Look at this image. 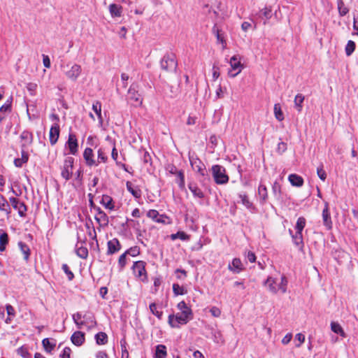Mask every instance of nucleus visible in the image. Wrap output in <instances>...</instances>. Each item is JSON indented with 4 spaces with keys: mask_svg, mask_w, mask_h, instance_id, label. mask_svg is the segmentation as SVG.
<instances>
[{
    "mask_svg": "<svg viewBox=\"0 0 358 358\" xmlns=\"http://www.w3.org/2000/svg\"><path fill=\"white\" fill-rule=\"evenodd\" d=\"M73 164L74 158L72 157H67L64 159L61 176L65 180H69L72 177Z\"/></svg>",
    "mask_w": 358,
    "mask_h": 358,
    "instance_id": "nucleus-6",
    "label": "nucleus"
},
{
    "mask_svg": "<svg viewBox=\"0 0 358 358\" xmlns=\"http://www.w3.org/2000/svg\"><path fill=\"white\" fill-rule=\"evenodd\" d=\"M305 96L302 94H297L294 98V107L299 113H301L303 108V103Z\"/></svg>",
    "mask_w": 358,
    "mask_h": 358,
    "instance_id": "nucleus-35",
    "label": "nucleus"
},
{
    "mask_svg": "<svg viewBox=\"0 0 358 358\" xmlns=\"http://www.w3.org/2000/svg\"><path fill=\"white\" fill-rule=\"evenodd\" d=\"M158 306L156 303H151L149 306L150 312L155 315L159 320L162 319L163 312L157 310Z\"/></svg>",
    "mask_w": 358,
    "mask_h": 358,
    "instance_id": "nucleus-43",
    "label": "nucleus"
},
{
    "mask_svg": "<svg viewBox=\"0 0 358 358\" xmlns=\"http://www.w3.org/2000/svg\"><path fill=\"white\" fill-rule=\"evenodd\" d=\"M127 255H129L131 257H136L140 254V248L138 246H133L125 251Z\"/></svg>",
    "mask_w": 358,
    "mask_h": 358,
    "instance_id": "nucleus-54",
    "label": "nucleus"
},
{
    "mask_svg": "<svg viewBox=\"0 0 358 358\" xmlns=\"http://www.w3.org/2000/svg\"><path fill=\"white\" fill-rule=\"evenodd\" d=\"M173 292L176 296L184 295L187 293V290L182 286H180L178 283L173 284Z\"/></svg>",
    "mask_w": 358,
    "mask_h": 358,
    "instance_id": "nucleus-49",
    "label": "nucleus"
},
{
    "mask_svg": "<svg viewBox=\"0 0 358 358\" xmlns=\"http://www.w3.org/2000/svg\"><path fill=\"white\" fill-rule=\"evenodd\" d=\"M94 339L96 343L99 345H106L108 343V337L105 332L100 331L95 334Z\"/></svg>",
    "mask_w": 358,
    "mask_h": 358,
    "instance_id": "nucleus-31",
    "label": "nucleus"
},
{
    "mask_svg": "<svg viewBox=\"0 0 358 358\" xmlns=\"http://www.w3.org/2000/svg\"><path fill=\"white\" fill-rule=\"evenodd\" d=\"M10 203L13 208L18 211L20 216L22 217L24 215V213L27 211V207L23 202L15 197H11L10 198Z\"/></svg>",
    "mask_w": 358,
    "mask_h": 358,
    "instance_id": "nucleus-15",
    "label": "nucleus"
},
{
    "mask_svg": "<svg viewBox=\"0 0 358 358\" xmlns=\"http://www.w3.org/2000/svg\"><path fill=\"white\" fill-rule=\"evenodd\" d=\"M98 157H97V163L99 164V163L100 162H103V163H106L108 160V157L105 155V153L103 152V151L102 150L101 148H99L98 150Z\"/></svg>",
    "mask_w": 358,
    "mask_h": 358,
    "instance_id": "nucleus-59",
    "label": "nucleus"
},
{
    "mask_svg": "<svg viewBox=\"0 0 358 358\" xmlns=\"http://www.w3.org/2000/svg\"><path fill=\"white\" fill-rule=\"evenodd\" d=\"M258 194L259 196V203L264 205L266 203L268 198L267 187L262 182L259 183L258 187Z\"/></svg>",
    "mask_w": 358,
    "mask_h": 358,
    "instance_id": "nucleus-20",
    "label": "nucleus"
},
{
    "mask_svg": "<svg viewBox=\"0 0 358 358\" xmlns=\"http://www.w3.org/2000/svg\"><path fill=\"white\" fill-rule=\"evenodd\" d=\"M189 160L192 169L202 177V178L199 179L201 185L205 189H209V191H210L209 185L210 178L206 171L204 164L196 156L189 155Z\"/></svg>",
    "mask_w": 358,
    "mask_h": 358,
    "instance_id": "nucleus-1",
    "label": "nucleus"
},
{
    "mask_svg": "<svg viewBox=\"0 0 358 358\" xmlns=\"http://www.w3.org/2000/svg\"><path fill=\"white\" fill-rule=\"evenodd\" d=\"M165 169L171 175H176L178 171L176 166L173 164H168L165 166Z\"/></svg>",
    "mask_w": 358,
    "mask_h": 358,
    "instance_id": "nucleus-61",
    "label": "nucleus"
},
{
    "mask_svg": "<svg viewBox=\"0 0 358 358\" xmlns=\"http://www.w3.org/2000/svg\"><path fill=\"white\" fill-rule=\"evenodd\" d=\"M28 154L24 150H22V156L21 157H18L15 159L14 164L16 167H22V165L27 162L28 161Z\"/></svg>",
    "mask_w": 358,
    "mask_h": 358,
    "instance_id": "nucleus-36",
    "label": "nucleus"
},
{
    "mask_svg": "<svg viewBox=\"0 0 358 358\" xmlns=\"http://www.w3.org/2000/svg\"><path fill=\"white\" fill-rule=\"evenodd\" d=\"M108 250H107V255H113L121 249V244L119 241V240L116 238H114L113 239L108 241L107 243Z\"/></svg>",
    "mask_w": 358,
    "mask_h": 358,
    "instance_id": "nucleus-16",
    "label": "nucleus"
},
{
    "mask_svg": "<svg viewBox=\"0 0 358 358\" xmlns=\"http://www.w3.org/2000/svg\"><path fill=\"white\" fill-rule=\"evenodd\" d=\"M257 17L262 21H263V24L265 25L267 24L268 21L272 17L273 13L271 8L265 7L261 9L257 14Z\"/></svg>",
    "mask_w": 358,
    "mask_h": 358,
    "instance_id": "nucleus-13",
    "label": "nucleus"
},
{
    "mask_svg": "<svg viewBox=\"0 0 358 358\" xmlns=\"http://www.w3.org/2000/svg\"><path fill=\"white\" fill-rule=\"evenodd\" d=\"M276 280L275 278L268 276L267 279L264 282V285H268L269 291L275 294L278 293V289L275 287Z\"/></svg>",
    "mask_w": 358,
    "mask_h": 358,
    "instance_id": "nucleus-30",
    "label": "nucleus"
},
{
    "mask_svg": "<svg viewBox=\"0 0 358 358\" xmlns=\"http://www.w3.org/2000/svg\"><path fill=\"white\" fill-rule=\"evenodd\" d=\"M167 356V348L165 345L159 344L155 346V351L153 358H166Z\"/></svg>",
    "mask_w": 358,
    "mask_h": 358,
    "instance_id": "nucleus-27",
    "label": "nucleus"
},
{
    "mask_svg": "<svg viewBox=\"0 0 358 358\" xmlns=\"http://www.w3.org/2000/svg\"><path fill=\"white\" fill-rule=\"evenodd\" d=\"M83 318L84 319L83 321L85 322V324L86 323L96 324V321L94 320V316L90 312H87L85 314H84Z\"/></svg>",
    "mask_w": 358,
    "mask_h": 358,
    "instance_id": "nucleus-55",
    "label": "nucleus"
},
{
    "mask_svg": "<svg viewBox=\"0 0 358 358\" xmlns=\"http://www.w3.org/2000/svg\"><path fill=\"white\" fill-rule=\"evenodd\" d=\"M100 203L106 208L110 210H113L115 208L113 199L111 196L104 194Z\"/></svg>",
    "mask_w": 358,
    "mask_h": 358,
    "instance_id": "nucleus-32",
    "label": "nucleus"
},
{
    "mask_svg": "<svg viewBox=\"0 0 358 358\" xmlns=\"http://www.w3.org/2000/svg\"><path fill=\"white\" fill-rule=\"evenodd\" d=\"M17 352L23 358H31V355L26 347L22 346L17 350Z\"/></svg>",
    "mask_w": 358,
    "mask_h": 358,
    "instance_id": "nucleus-53",
    "label": "nucleus"
},
{
    "mask_svg": "<svg viewBox=\"0 0 358 358\" xmlns=\"http://www.w3.org/2000/svg\"><path fill=\"white\" fill-rule=\"evenodd\" d=\"M0 210L4 211L6 214H9L10 213L9 203L4 196L1 194H0Z\"/></svg>",
    "mask_w": 358,
    "mask_h": 358,
    "instance_id": "nucleus-39",
    "label": "nucleus"
},
{
    "mask_svg": "<svg viewBox=\"0 0 358 358\" xmlns=\"http://www.w3.org/2000/svg\"><path fill=\"white\" fill-rule=\"evenodd\" d=\"M288 180L292 186L296 187H302L304 183L303 178L296 173L289 174L288 176Z\"/></svg>",
    "mask_w": 358,
    "mask_h": 358,
    "instance_id": "nucleus-23",
    "label": "nucleus"
},
{
    "mask_svg": "<svg viewBox=\"0 0 358 358\" xmlns=\"http://www.w3.org/2000/svg\"><path fill=\"white\" fill-rule=\"evenodd\" d=\"M330 326H331V330L334 333L339 335L342 338L347 337L346 333L345 332L343 327L338 322H331Z\"/></svg>",
    "mask_w": 358,
    "mask_h": 358,
    "instance_id": "nucleus-29",
    "label": "nucleus"
},
{
    "mask_svg": "<svg viewBox=\"0 0 358 358\" xmlns=\"http://www.w3.org/2000/svg\"><path fill=\"white\" fill-rule=\"evenodd\" d=\"M62 269L64 271V272L66 273V275H67V278H68V280H72L73 278H74V274L70 270L69 266L66 264H64L62 265Z\"/></svg>",
    "mask_w": 358,
    "mask_h": 358,
    "instance_id": "nucleus-58",
    "label": "nucleus"
},
{
    "mask_svg": "<svg viewBox=\"0 0 358 358\" xmlns=\"http://www.w3.org/2000/svg\"><path fill=\"white\" fill-rule=\"evenodd\" d=\"M178 177L177 183L178 185V187L180 189H184L185 187V173L182 170H180L177 172L176 174Z\"/></svg>",
    "mask_w": 358,
    "mask_h": 358,
    "instance_id": "nucleus-44",
    "label": "nucleus"
},
{
    "mask_svg": "<svg viewBox=\"0 0 358 358\" xmlns=\"http://www.w3.org/2000/svg\"><path fill=\"white\" fill-rule=\"evenodd\" d=\"M145 265L146 263L144 261H137L134 263L131 267L135 276L140 278L143 282L148 280Z\"/></svg>",
    "mask_w": 358,
    "mask_h": 358,
    "instance_id": "nucleus-5",
    "label": "nucleus"
},
{
    "mask_svg": "<svg viewBox=\"0 0 358 358\" xmlns=\"http://www.w3.org/2000/svg\"><path fill=\"white\" fill-rule=\"evenodd\" d=\"M227 268L234 274H238L243 271L245 268L240 258H234L228 264Z\"/></svg>",
    "mask_w": 358,
    "mask_h": 358,
    "instance_id": "nucleus-10",
    "label": "nucleus"
},
{
    "mask_svg": "<svg viewBox=\"0 0 358 358\" xmlns=\"http://www.w3.org/2000/svg\"><path fill=\"white\" fill-rule=\"evenodd\" d=\"M160 66L167 72L175 73L178 68L176 55L173 52H166L160 60Z\"/></svg>",
    "mask_w": 358,
    "mask_h": 358,
    "instance_id": "nucleus-3",
    "label": "nucleus"
},
{
    "mask_svg": "<svg viewBox=\"0 0 358 358\" xmlns=\"http://www.w3.org/2000/svg\"><path fill=\"white\" fill-rule=\"evenodd\" d=\"M139 152L143 153V157H142L143 162L145 164H150V165H152V158H151L150 154L148 151H146L144 148H141L139 150Z\"/></svg>",
    "mask_w": 358,
    "mask_h": 358,
    "instance_id": "nucleus-52",
    "label": "nucleus"
},
{
    "mask_svg": "<svg viewBox=\"0 0 358 358\" xmlns=\"http://www.w3.org/2000/svg\"><path fill=\"white\" fill-rule=\"evenodd\" d=\"M20 139H21V144L22 146L26 147L27 145H29L32 141V135L30 132L27 131H24L20 134Z\"/></svg>",
    "mask_w": 358,
    "mask_h": 358,
    "instance_id": "nucleus-33",
    "label": "nucleus"
},
{
    "mask_svg": "<svg viewBox=\"0 0 358 358\" xmlns=\"http://www.w3.org/2000/svg\"><path fill=\"white\" fill-rule=\"evenodd\" d=\"M337 6L341 17H343L349 13V8L345 6L343 0H337Z\"/></svg>",
    "mask_w": 358,
    "mask_h": 358,
    "instance_id": "nucleus-38",
    "label": "nucleus"
},
{
    "mask_svg": "<svg viewBox=\"0 0 358 358\" xmlns=\"http://www.w3.org/2000/svg\"><path fill=\"white\" fill-rule=\"evenodd\" d=\"M356 43L355 41L350 40L348 41L345 48V54L348 57L350 56L355 51Z\"/></svg>",
    "mask_w": 358,
    "mask_h": 358,
    "instance_id": "nucleus-46",
    "label": "nucleus"
},
{
    "mask_svg": "<svg viewBox=\"0 0 358 358\" xmlns=\"http://www.w3.org/2000/svg\"><path fill=\"white\" fill-rule=\"evenodd\" d=\"M140 88V85L137 82H134L130 85L127 91V102L134 108H139L143 105V93Z\"/></svg>",
    "mask_w": 358,
    "mask_h": 358,
    "instance_id": "nucleus-2",
    "label": "nucleus"
},
{
    "mask_svg": "<svg viewBox=\"0 0 358 358\" xmlns=\"http://www.w3.org/2000/svg\"><path fill=\"white\" fill-rule=\"evenodd\" d=\"M71 349L69 347H65L60 354L61 358H71Z\"/></svg>",
    "mask_w": 358,
    "mask_h": 358,
    "instance_id": "nucleus-64",
    "label": "nucleus"
},
{
    "mask_svg": "<svg viewBox=\"0 0 358 358\" xmlns=\"http://www.w3.org/2000/svg\"><path fill=\"white\" fill-rule=\"evenodd\" d=\"M71 341L76 346H81L85 341V334L80 331H76L71 335Z\"/></svg>",
    "mask_w": 358,
    "mask_h": 358,
    "instance_id": "nucleus-17",
    "label": "nucleus"
},
{
    "mask_svg": "<svg viewBox=\"0 0 358 358\" xmlns=\"http://www.w3.org/2000/svg\"><path fill=\"white\" fill-rule=\"evenodd\" d=\"M18 246H19L21 252L24 255V259L25 260H28L29 254H30V250H29V246L22 241H20L18 243Z\"/></svg>",
    "mask_w": 358,
    "mask_h": 358,
    "instance_id": "nucleus-45",
    "label": "nucleus"
},
{
    "mask_svg": "<svg viewBox=\"0 0 358 358\" xmlns=\"http://www.w3.org/2000/svg\"><path fill=\"white\" fill-rule=\"evenodd\" d=\"M272 193L275 200L280 203L285 202L287 194L282 190V186L279 182L275 180L272 185Z\"/></svg>",
    "mask_w": 358,
    "mask_h": 358,
    "instance_id": "nucleus-9",
    "label": "nucleus"
},
{
    "mask_svg": "<svg viewBox=\"0 0 358 358\" xmlns=\"http://www.w3.org/2000/svg\"><path fill=\"white\" fill-rule=\"evenodd\" d=\"M127 341L124 338H122L120 340V346H121V351H122V357L121 358H129V352L127 349Z\"/></svg>",
    "mask_w": 358,
    "mask_h": 358,
    "instance_id": "nucleus-50",
    "label": "nucleus"
},
{
    "mask_svg": "<svg viewBox=\"0 0 358 358\" xmlns=\"http://www.w3.org/2000/svg\"><path fill=\"white\" fill-rule=\"evenodd\" d=\"M317 174L320 180L322 181H324L327 178V173L326 171L323 169V164H321V165L317 167Z\"/></svg>",
    "mask_w": 358,
    "mask_h": 358,
    "instance_id": "nucleus-57",
    "label": "nucleus"
},
{
    "mask_svg": "<svg viewBox=\"0 0 358 358\" xmlns=\"http://www.w3.org/2000/svg\"><path fill=\"white\" fill-rule=\"evenodd\" d=\"M229 63L231 66V69L232 70L238 71L239 69L242 70L243 69V65L241 63V61L238 57V55L232 56L230 59Z\"/></svg>",
    "mask_w": 358,
    "mask_h": 358,
    "instance_id": "nucleus-34",
    "label": "nucleus"
},
{
    "mask_svg": "<svg viewBox=\"0 0 358 358\" xmlns=\"http://www.w3.org/2000/svg\"><path fill=\"white\" fill-rule=\"evenodd\" d=\"M275 117L278 121H282L285 119L283 112L282 111L281 106L279 103H275L273 108Z\"/></svg>",
    "mask_w": 358,
    "mask_h": 358,
    "instance_id": "nucleus-42",
    "label": "nucleus"
},
{
    "mask_svg": "<svg viewBox=\"0 0 358 358\" xmlns=\"http://www.w3.org/2000/svg\"><path fill=\"white\" fill-rule=\"evenodd\" d=\"M168 324L171 328L180 329L182 325H185L187 322L180 315L179 313L176 314H170L168 317Z\"/></svg>",
    "mask_w": 358,
    "mask_h": 358,
    "instance_id": "nucleus-7",
    "label": "nucleus"
},
{
    "mask_svg": "<svg viewBox=\"0 0 358 358\" xmlns=\"http://www.w3.org/2000/svg\"><path fill=\"white\" fill-rule=\"evenodd\" d=\"M83 157L86 164L89 166H97L96 161L94 159V152L92 148H86L83 152Z\"/></svg>",
    "mask_w": 358,
    "mask_h": 358,
    "instance_id": "nucleus-19",
    "label": "nucleus"
},
{
    "mask_svg": "<svg viewBox=\"0 0 358 358\" xmlns=\"http://www.w3.org/2000/svg\"><path fill=\"white\" fill-rule=\"evenodd\" d=\"M211 171L216 184L224 185L229 182V177L227 174L226 169L224 166L219 164H215L212 166Z\"/></svg>",
    "mask_w": 358,
    "mask_h": 358,
    "instance_id": "nucleus-4",
    "label": "nucleus"
},
{
    "mask_svg": "<svg viewBox=\"0 0 358 358\" xmlns=\"http://www.w3.org/2000/svg\"><path fill=\"white\" fill-rule=\"evenodd\" d=\"M238 196L241 199L242 204L248 209L251 213H255L257 212V208L249 199L248 194L245 192L238 193Z\"/></svg>",
    "mask_w": 358,
    "mask_h": 358,
    "instance_id": "nucleus-12",
    "label": "nucleus"
},
{
    "mask_svg": "<svg viewBox=\"0 0 358 358\" xmlns=\"http://www.w3.org/2000/svg\"><path fill=\"white\" fill-rule=\"evenodd\" d=\"M175 273L178 279H185L187 275V271L182 268H177Z\"/></svg>",
    "mask_w": 358,
    "mask_h": 358,
    "instance_id": "nucleus-62",
    "label": "nucleus"
},
{
    "mask_svg": "<svg viewBox=\"0 0 358 358\" xmlns=\"http://www.w3.org/2000/svg\"><path fill=\"white\" fill-rule=\"evenodd\" d=\"M188 188L192 193L194 197L199 199H204L205 194L198 187L196 183L194 182H189L188 184Z\"/></svg>",
    "mask_w": 358,
    "mask_h": 358,
    "instance_id": "nucleus-21",
    "label": "nucleus"
},
{
    "mask_svg": "<svg viewBox=\"0 0 358 358\" xmlns=\"http://www.w3.org/2000/svg\"><path fill=\"white\" fill-rule=\"evenodd\" d=\"M180 315L185 319V320L188 323L189 321L192 320L194 318V313L192 309L183 310L179 313Z\"/></svg>",
    "mask_w": 358,
    "mask_h": 358,
    "instance_id": "nucleus-51",
    "label": "nucleus"
},
{
    "mask_svg": "<svg viewBox=\"0 0 358 358\" xmlns=\"http://www.w3.org/2000/svg\"><path fill=\"white\" fill-rule=\"evenodd\" d=\"M65 148L69 150V154L76 155L78 151V142L75 134L69 133Z\"/></svg>",
    "mask_w": 358,
    "mask_h": 358,
    "instance_id": "nucleus-8",
    "label": "nucleus"
},
{
    "mask_svg": "<svg viewBox=\"0 0 358 358\" xmlns=\"http://www.w3.org/2000/svg\"><path fill=\"white\" fill-rule=\"evenodd\" d=\"M322 221L323 224L325 226L327 230H330L333 227V223L331 221V213L329 209L328 202L324 203V208L322 210Z\"/></svg>",
    "mask_w": 358,
    "mask_h": 358,
    "instance_id": "nucleus-11",
    "label": "nucleus"
},
{
    "mask_svg": "<svg viewBox=\"0 0 358 358\" xmlns=\"http://www.w3.org/2000/svg\"><path fill=\"white\" fill-rule=\"evenodd\" d=\"M288 280L285 275H282L280 278V282L278 285V289H280L282 293H285L287 289Z\"/></svg>",
    "mask_w": 358,
    "mask_h": 358,
    "instance_id": "nucleus-48",
    "label": "nucleus"
},
{
    "mask_svg": "<svg viewBox=\"0 0 358 358\" xmlns=\"http://www.w3.org/2000/svg\"><path fill=\"white\" fill-rule=\"evenodd\" d=\"M8 242V236L7 233L2 229L0 230V251L3 252L6 249V245Z\"/></svg>",
    "mask_w": 358,
    "mask_h": 358,
    "instance_id": "nucleus-37",
    "label": "nucleus"
},
{
    "mask_svg": "<svg viewBox=\"0 0 358 358\" xmlns=\"http://www.w3.org/2000/svg\"><path fill=\"white\" fill-rule=\"evenodd\" d=\"M287 143L283 141H280L278 144V146L276 148V152L278 154L281 155L287 150Z\"/></svg>",
    "mask_w": 358,
    "mask_h": 358,
    "instance_id": "nucleus-56",
    "label": "nucleus"
},
{
    "mask_svg": "<svg viewBox=\"0 0 358 358\" xmlns=\"http://www.w3.org/2000/svg\"><path fill=\"white\" fill-rule=\"evenodd\" d=\"M175 273L178 279H185L187 275V271L182 268H177Z\"/></svg>",
    "mask_w": 358,
    "mask_h": 358,
    "instance_id": "nucleus-63",
    "label": "nucleus"
},
{
    "mask_svg": "<svg viewBox=\"0 0 358 358\" xmlns=\"http://www.w3.org/2000/svg\"><path fill=\"white\" fill-rule=\"evenodd\" d=\"M81 73V66L78 64H73L71 69L66 72L68 78L76 80Z\"/></svg>",
    "mask_w": 358,
    "mask_h": 358,
    "instance_id": "nucleus-25",
    "label": "nucleus"
},
{
    "mask_svg": "<svg viewBox=\"0 0 358 358\" xmlns=\"http://www.w3.org/2000/svg\"><path fill=\"white\" fill-rule=\"evenodd\" d=\"M77 239H78V243L76 244V255L82 258V259H86L88 256V250L86 247H84L83 245H80V247H78V245L79 243H81L82 244L83 243H85V241H86V238H85L84 241H82L80 240V236L78 235L77 236Z\"/></svg>",
    "mask_w": 358,
    "mask_h": 358,
    "instance_id": "nucleus-22",
    "label": "nucleus"
},
{
    "mask_svg": "<svg viewBox=\"0 0 358 358\" xmlns=\"http://www.w3.org/2000/svg\"><path fill=\"white\" fill-rule=\"evenodd\" d=\"M306 220L304 217H299L296 221V225H295V229L296 231H299V234L300 231L303 232V229L306 227Z\"/></svg>",
    "mask_w": 358,
    "mask_h": 358,
    "instance_id": "nucleus-47",
    "label": "nucleus"
},
{
    "mask_svg": "<svg viewBox=\"0 0 358 358\" xmlns=\"http://www.w3.org/2000/svg\"><path fill=\"white\" fill-rule=\"evenodd\" d=\"M60 134V127L58 123H54L50 129L49 132V140L51 145H55L59 138Z\"/></svg>",
    "mask_w": 358,
    "mask_h": 358,
    "instance_id": "nucleus-14",
    "label": "nucleus"
},
{
    "mask_svg": "<svg viewBox=\"0 0 358 358\" xmlns=\"http://www.w3.org/2000/svg\"><path fill=\"white\" fill-rule=\"evenodd\" d=\"M126 187L128 192H130L134 198L139 199L141 197V190L138 187H134L130 181L126 182Z\"/></svg>",
    "mask_w": 358,
    "mask_h": 358,
    "instance_id": "nucleus-28",
    "label": "nucleus"
},
{
    "mask_svg": "<svg viewBox=\"0 0 358 358\" xmlns=\"http://www.w3.org/2000/svg\"><path fill=\"white\" fill-rule=\"evenodd\" d=\"M96 215L94 217L96 221L100 224L101 227H105L108 224V215L101 209V208H96Z\"/></svg>",
    "mask_w": 358,
    "mask_h": 358,
    "instance_id": "nucleus-18",
    "label": "nucleus"
},
{
    "mask_svg": "<svg viewBox=\"0 0 358 358\" xmlns=\"http://www.w3.org/2000/svg\"><path fill=\"white\" fill-rule=\"evenodd\" d=\"M292 242L293 243L299 248V250L300 251H303L304 248V243L303 239V234L302 231H300L299 234V231L295 232L294 235H292Z\"/></svg>",
    "mask_w": 358,
    "mask_h": 358,
    "instance_id": "nucleus-24",
    "label": "nucleus"
},
{
    "mask_svg": "<svg viewBox=\"0 0 358 358\" xmlns=\"http://www.w3.org/2000/svg\"><path fill=\"white\" fill-rule=\"evenodd\" d=\"M126 263H127V254L124 252L123 254H122L120 256L119 260H118V265L121 270L124 268V266H126Z\"/></svg>",
    "mask_w": 358,
    "mask_h": 358,
    "instance_id": "nucleus-60",
    "label": "nucleus"
},
{
    "mask_svg": "<svg viewBox=\"0 0 358 358\" xmlns=\"http://www.w3.org/2000/svg\"><path fill=\"white\" fill-rule=\"evenodd\" d=\"M109 13L112 17H119L122 16V7L116 3H111L108 6Z\"/></svg>",
    "mask_w": 358,
    "mask_h": 358,
    "instance_id": "nucleus-26",
    "label": "nucleus"
},
{
    "mask_svg": "<svg viewBox=\"0 0 358 358\" xmlns=\"http://www.w3.org/2000/svg\"><path fill=\"white\" fill-rule=\"evenodd\" d=\"M83 317V315L80 312H77L72 315V319L78 329L85 324V322L80 320Z\"/></svg>",
    "mask_w": 358,
    "mask_h": 358,
    "instance_id": "nucleus-40",
    "label": "nucleus"
},
{
    "mask_svg": "<svg viewBox=\"0 0 358 358\" xmlns=\"http://www.w3.org/2000/svg\"><path fill=\"white\" fill-rule=\"evenodd\" d=\"M189 235L187 234L185 231H178L176 234H172L171 235V239L174 241L178 238L182 240V241H189Z\"/></svg>",
    "mask_w": 358,
    "mask_h": 358,
    "instance_id": "nucleus-41",
    "label": "nucleus"
}]
</instances>
